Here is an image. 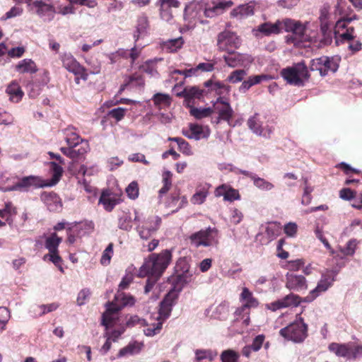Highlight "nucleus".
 <instances>
[{
	"label": "nucleus",
	"mask_w": 362,
	"mask_h": 362,
	"mask_svg": "<svg viewBox=\"0 0 362 362\" xmlns=\"http://www.w3.org/2000/svg\"><path fill=\"white\" fill-rule=\"evenodd\" d=\"M346 4V0L337 1L336 12H338L341 17L337 21L334 27V34L337 45L346 42L349 43L356 38L354 28L352 26L349 27L348 24L354 19H356V16L355 14L353 16H349L347 14L345 11Z\"/></svg>",
	"instance_id": "f257e3e1"
},
{
	"label": "nucleus",
	"mask_w": 362,
	"mask_h": 362,
	"mask_svg": "<svg viewBox=\"0 0 362 362\" xmlns=\"http://www.w3.org/2000/svg\"><path fill=\"white\" fill-rule=\"evenodd\" d=\"M172 259V253L168 250H163L159 254L149 255L140 267L138 276L145 277L146 275L160 276Z\"/></svg>",
	"instance_id": "f03ea898"
},
{
	"label": "nucleus",
	"mask_w": 362,
	"mask_h": 362,
	"mask_svg": "<svg viewBox=\"0 0 362 362\" xmlns=\"http://www.w3.org/2000/svg\"><path fill=\"white\" fill-rule=\"evenodd\" d=\"M308 325L302 317L279 330V334L286 340L301 343L308 337Z\"/></svg>",
	"instance_id": "7ed1b4c3"
},
{
	"label": "nucleus",
	"mask_w": 362,
	"mask_h": 362,
	"mask_svg": "<svg viewBox=\"0 0 362 362\" xmlns=\"http://www.w3.org/2000/svg\"><path fill=\"white\" fill-rule=\"evenodd\" d=\"M281 75L288 83L296 86L303 85V78L308 79L310 76L304 62H298L291 67L283 69Z\"/></svg>",
	"instance_id": "20e7f679"
},
{
	"label": "nucleus",
	"mask_w": 362,
	"mask_h": 362,
	"mask_svg": "<svg viewBox=\"0 0 362 362\" xmlns=\"http://www.w3.org/2000/svg\"><path fill=\"white\" fill-rule=\"evenodd\" d=\"M337 272L334 270H327L322 273L316 287L311 290L308 295L303 298L304 303H311L321 293L327 291L333 286L336 281Z\"/></svg>",
	"instance_id": "39448f33"
},
{
	"label": "nucleus",
	"mask_w": 362,
	"mask_h": 362,
	"mask_svg": "<svg viewBox=\"0 0 362 362\" xmlns=\"http://www.w3.org/2000/svg\"><path fill=\"white\" fill-rule=\"evenodd\" d=\"M190 242L195 247H210L217 245L218 241V230L216 228L208 227L205 230H200L189 236Z\"/></svg>",
	"instance_id": "423d86ee"
},
{
	"label": "nucleus",
	"mask_w": 362,
	"mask_h": 362,
	"mask_svg": "<svg viewBox=\"0 0 362 362\" xmlns=\"http://www.w3.org/2000/svg\"><path fill=\"white\" fill-rule=\"evenodd\" d=\"M328 349L336 356L347 359H356L362 356V345L354 342L346 344L332 342L329 345Z\"/></svg>",
	"instance_id": "0eeeda50"
},
{
	"label": "nucleus",
	"mask_w": 362,
	"mask_h": 362,
	"mask_svg": "<svg viewBox=\"0 0 362 362\" xmlns=\"http://www.w3.org/2000/svg\"><path fill=\"white\" fill-rule=\"evenodd\" d=\"M282 29L286 32L292 33V36L288 37L287 41L293 44L301 42L305 32V27L302 23L290 18L282 21Z\"/></svg>",
	"instance_id": "6e6552de"
},
{
	"label": "nucleus",
	"mask_w": 362,
	"mask_h": 362,
	"mask_svg": "<svg viewBox=\"0 0 362 362\" xmlns=\"http://www.w3.org/2000/svg\"><path fill=\"white\" fill-rule=\"evenodd\" d=\"M240 45L239 37L233 32L224 30L217 37V47L221 52H231Z\"/></svg>",
	"instance_id": "1a4fd4ad"
},
{
	"label": "nucleus",
	"mask_w": 362,
	"mask_h": 362,
	"mask_svg": "<svg viewBox=\"0 0 362 362\" xmlns=\"http://www.w3.org/2000/svg\"><path fill=\"white\" fill-rule=\"evenodd\" d=\"M339 59L334 57H321L312 60L310 69L317 70L321 76H326L329 71L335 72L339 68Z\"/></svg>",
	"instance_id": "9d476101"
},
{
	"label": "nucleus",
	"mask_w": 362,
	"mask_h": 362,
	"mask_svg": "<svg viewBox=\"0 0 362 362\" xmlns=\"http://www.w3.org/2000/svg\"><path fill=\"white\" fill-rule=\"evenodd\" d=\"M214 112H216L218 117L216 118V123H219L221 120L229 122L233 117V110L224 97H218L213 105Z\"/></svg>",
	"instance_id": "9b49d317"
},
{
	"label": "nucleus",
	"mask_w": 362,
	"mask_h": 362,
	"mask_svg": "<svg viewBox=\"0 0 362 362\" xmlns=\"http://www.w3.org/2000/svg\"><path fill=\"white\" fill-rule=\"evenodd\" d=\"M303 302V298L299 296L290 293L281 299L276 300L267 305V308L272 311H276L282 308H286L289 307H297L300 303Z\"/></svg>",
	"instance_id": "f8f14e48"
},
{
	"label": "nucleus",
	"mask_w": 362,
	"mask_h": 362,
	"mask_svg": "<svg viewBox=\"0 0 362 362\" xmlns=\"http://www.w3.org/2000/svg\"><path fill=\"white\" fill-rule=\"evenodd\" d=\"M286 286L289 290L300 292L308 289L306 279L303 275L287 273L286 275Z\"/></svg>",
	"instance_id": "ddd939ff"
},
{
	"label": "nucleus",
	"mask_w": 362,
	"mask_h": 362,
	"mask_svg": "<svg viewBox=\"0 0 362 362\" xmlns=\"http://www.w3.org/2000/svg\"><path fill=\"white\" fill-rule=\"evenodd\" d=\"M185 136L190 139L199 140L208 138L210 135V129L208 127H203L197 124L190 123L188 130H182Z\"/></svg>",
	"instance_id": "4468645a"
},
{
	"label": "nucleus",
	"mask_w": 362,
	"mask_h": 362,
	"mask_svg": "<svg viewBox=\"0 0 362 362\" xmlns=\"http://www.w3.org/2000/svg\"><path fill=\"white\" fill-rule=\"evenodd\" d=\"M214 194L216 197H223L224 201L230 202L240 199L238 190L227 184H223L217 187L214 191Z\"/></svg>",
	"instance_id": "2eb2a0df"
},
{
	"label": "nucleus",
	"mask_w": 362,
	"mask_h": 362,
	"mask_svg": "<svg viewBox=\"0 0 362 362\" xmlns=\"http://www.w3.org/2000/svg\"><path fill=\"white\" fill-rule=\"evenodd\" d=\"M319 19L320 30L324 37L323 40L325 44H330L332 42V31L329 23V10L327 7L325 6L320 10Z\"/></svg>",
	"instance_id": "dca6fc26"
},
{
	"label": "nucleus",
	"mask_w": 362,
	"mask_h": 362,
	"mask_svg": "<svg viewBox=\"0 0 362 362\" xmlns=\"http://www.w3.org/2000/svg\"><path fill=\"white\" fill-rule=\"evenodd\" d=\"M40 198L50 211H58L62 207L61 199L54 192H44L41 194Z\"/></svg>",
	"instance_id": "f3484780"
},
{
	"label": "nucleus",
	"mask_w": 362,
	"mask_h": 362,
	"mask_svg": "<svg viewBox=\"0 0 362 362\" xmlns=\"http://www.w3.org/2000/svg\"><path fill=\"white\" fill-rule=\"evenodd\" d=\"M32 6L38 16L41 17L48 16L49 20L53 18L56 12L54 6L50 2L43 0H36L33 2Z\"/></svg>",
	"instance_id": "a211bd4d"
},
{
	"label": "nucleus",
	"mask_w": 362,
	"mask_h": 362,
	"mask_svg": "<svg viewBox=\"0 0 362 362\" xmlns=\"http://www.w3.org/2000/svg\"><path fill=\"white\" fill-rule=\"evenodd\" d=\"M122 202L119 197L112 194L109 190L103 191L100 199L99 204L103 205L104 209L107 211H111L114 207Z\"/></svg>",
	"instance_id": "6ab92c4d"
},
{
	"label": "nucleus",
	"mask_w": 362,
	"mask_h": 362,
	"mask_svg": "<svg viewBox=\"0 0 362 362\" xmlns=\"http://www.w3.org/2000/svg\"><path fill=\"white\" fill-rule=\"evenodd\" d=\"M192 276V273L182 274L175 272L170 279L173 286L171 290L179 293L183 287L191 281Z\"/></svg>",
	"instance_id": "aec40b11"
},
{
	"label": "nucleus",
	"mask_w": 362,
	"mask_h": 362,
	"mask_svg": "<svg viewBox=\"0 0 362 362\" xmlns=\"http://www.w3.org/2000/svg\"><path fill=\"white\" fill-rule=\"evenodd\" d=\"M265 341V335L264 334H259L256 336L251 344L245 346L241 351V354L243 356L250 358L252 352H257L260 350L262 347L264 342Z\"/></svg>",
	"instance_id": "412c9836"
},
{
	"label": "nucleus",
	"mask_w": 362,
	"mask_h": 362,
	"mask_svg": "<svg viewBox=\"0 0 362 362\" xmlns=\"http://www.w3.org/2000/svg\"><path fill=\"white\" fill-rule=\"evenodd\" d=\"M16 71L20 74H35L37 71L36 63L31 59H24L20 61L15 67Z\"/></svg>",
	"instance_id": "4be33fe9"
},
{
	"label": "nucleus",
	"mask_w": 362,
	"mask_h": 362,
	"mask_svg": "<svg viewBox=\"0 0 362 362\" xmlns=\"http://www.w3.org/2000/svg\"><path fill=\"white\" fill-rule=\"evenodd\" d=\"M282 30V21H277L274 23L266 22L258 26L257 30L264 35L269 36L272 34H279Z\"/></svg>",
	"instance_id": "5701e85b"
},
{
	"label": "nucleus",
	"mask_w": 362,
	"mask_h": 362,
	"mask_svg": "<svg viewBox=\"0 0 362 362\" xmlns=\"http://www.w3.org/2000/svg\"><path fill=\"white\" fill-rule=\"evenodd\" d=\"M206 87H211V90L216 92L219 97H224L229 95L231 87L221 81L213 82L209 80L204 83Z\"/></svg>",
	"instance_id": "b1692460"
},
{
	"label": "nucleus",
	"mask_w": 362,
	"mask_h": 362,
	"mask_svg": "<svg viewBox=\"0 0 362 362\" xmlns=\"http://www.w3.org/2000/svg\"><path fill=\"white\" fill-rule=\"evenodd\" d=\"M227 53L228 54L223 55V58L228 66L234 68L242 66L244 64L245 61L244 54L235 52V50Z\"/></svg>",
	"instance_id": "393cba45"
},
{
	"label": "nucleus",
	"mask_w": 362,
	"mask_h": 362,
	"mask_svg": "<svg viewBox=\"0 0 362 362\" xmlns=\"http://www.w3.org/2000/svg\"><path fill=\"white\" fill-rule=\"evenodd\" d=\"M240 300L244 302L243 305L249 310L255 308L259 305L258 300L253 296L252 293L246 287H244L242 290Z\"/></svg>",
	"instance_id": "a878e982"
},
{
	"label": "nucleus",
	"mask_w": 362,
	"mask_h": 362,
	"mask_svg": "<svg viewBox=\"0 0 362 362\" xmlns=\"http://www.w3.org/2000/svg\"><path fill=\"white\" fill-rule=\"evenodd\" d=\"M63 134L67 145L78 146L83 141L74 127H68L63 131Z\"/></svg>",
	"instance_id": "bb28decb"
},
{
	"label": "nucleus",
	"mask_w": 362,
	"mask_h": 362,
	"mask_svg": "<svg viewBox=\"0 0 362 362\" xmlns=\"http://www.w3.org/2000/svg\"><path fill=\"white\" fill-rule=\"evenodd\" d=\"M32 185L37 187H47L45 180L33 175L23 177L16 185L20 188L28 187Z\"/></svg>",
	"instance_id": "cd10ccee"
},
{
	"label": "nucleus",
	"mask_w": 362,
	"mask_h": 362,
	"mask_svg": "<svg viewBox=\"0 0 362 362\" xmlns=\"http://www.w3.org/2000/svg\"><path fill=\"white\" fill-rule=\"evenodd\" d=\"M6 92L8 95L10 100L13 103H18L24 95L20 85L15 81L7 86Z\"/></svg>",
	"instance_id": "c85d7f7f"
},
{
	"label": "nucleus",
	"mask_w": 362,
	"mask_h": 362,
	"mask_svg": "<svg viewBox=\"0 0 362 362\" xmlns=\"http://www.w3.org/2000/svg\"><path fill=\"white\" fill-rule=\"evenodd\" d=\"M16 214L17 209L11 202L5 203L4 208L0 209V217L4 219L8 225L13 223Z\"/></svg>",
	"instance_id": "c756f323"
},
{
	"label": "nucleus",
	"mask_w": 362,
	"mask_h": 362,
	"mask_svg": "<svg viewBox=\"0 0 362 362\" xmlns=\"http://www.w3.org/2000/svg\"><path fill=\"white\" fill-rule=\"evenodd\" d=\"M151 100L155 107L159 110L170 107L172 103V98L167 93H156L153 95Z\"/></svg>",
	"instance_id": "7c9ffc66"
},
{
	"label": "nucleus",
	"mask_w": 362,
	"mask_h": 362,
	"mask_svg": "<svg viewBox=\"0 0 362 362\" xmlns=\"http://www.w3.org/2000/svg\"><path fill=\"white\" fill-rule=\"evenodd\" d=\"M254 4L250 2L244 5H240L236 8L233 9L231 14L240 19L247 18L254 14Z\"/></svg>",
	"instance_id": "2f4dec72"
},
{
	"label": "nucleus",
	"mask_w": 362,
	"mask_h": 362,
	"mask_svg": "<svg viewBox=\"0 0 362 362\" xmlns=\"http://www.w3.org/2000/svg\"><path fill=\"white\" fill-rule=\"evenodd\" d=\"M148 28V20L146 16H141L137 19L136 30L134 33V40L136 42L141 36L144 35L147 33Z\"/></svg>",
	"instance_id": "473e14b6"
},
{
	"label": "nucleus",
	"mask_w": 362,
	"mask_h": 362,
	"mask_svg": "<svg viewBox=\"0 0 362 362\" xmlns=\"http://www.w3.org/2000/svg\"><path fill=\"white\" fill-rule=\"evenodd\" d=\"M203 90L196 86H192L186 87L181 93H178L177 95L189 100L195 98L200 99L203 95Z\"/></svg>",
	"instance_id": "72a5a7b5"
},
{
	"label": "nucleus",
	"mask_w": 362,
	"mask_h": 362,
	"mask_svg": "<svg viewBox=\"0 0 362 362\" xmlns=\"http://www.w3.org/2000/svg\"><path fill=\"white\" fill-rule=\"evenodd\" d=\"M62 241V238L59 237L56 233H53L46 238L45 246L48 250L49 253L58 252V247Z\"/></svg>",
	"instance_id": "f704fd0d"
},
{
	"label": "nucleus",
	"mask_w": 362,
	"mask_h": 362,
	"mask_svg": "<svg viewBox=\"0 0 362 362\" xmlns=\"http://www.w3.org/2000/svg\"><path fill=\"white\" fill-rule=\"evenodd\" d=\"M173 182V173L169 170H165L162 174L163 187L158 191L159 198L165 195L171 188Z\"/></svg>",
	"instance_id": "c9c22d12"
},
{
	"label": "nucleus",
	"mask_w": 362,
	"mask_h": 362,
	"mask_svg": "<svg viewBox=\"0 0 362 362\" xmlns=\"http://www.w3.org/2000/svg\"><path fill=\"white\" fill-rule=\"evenodd\" d=\"M49 166L52 177L49 182L46 181L47 187L56 185L59 181L63 173V168L57 163L50 162Z\"/></svg>",
	"instance_id": "e433bc0d"
},
{
	"label": "nucleus",
	"mask_w": 362,
	"mask_h": 362,
	"mask_svg": "<svg viewBox=\"0 0 362 362\" xmlns=\"http://www.w3.org/2000/svg\"><path fill=\"white\" fill-rule=\"evenodd\" d=\"M60 59L62 62L63 67L69 72L80 64V63L70 53L62 54L60 56Z\"/></svg>",
	"instance_id": "4c0bfd02"
},
{
	"label": "nucleus",
	"mask_w": 362,
	"mask_h": 362,
	"mask_svg": "<svg viewBox=\"0 0 362 362\" xmlns=\"http://www.w3.org/2000/svg\"><path fill=\"white\" fill-rule=\"evenodd\" d=\"M143 346V344L134 341L129 344L127 346L120 349L119 352V356H124L127 354H135L141 351Z\"/></svg>",
	"instance_id": "58836bf2"
},
{
	"label": "nucleus",
	"mask_w": 362,
	"mask_h": 362,
	"mask_svg": "<svg viewBox=\"0 0 362 362\" xmlns=\"http://www.w3.org/2000/svg\"><path fill=\"white\" fill-rule=\"evenodd\" d=\"M257 115V114H255V115L248 119L247 122V126L256 134L262 136H266L267 134L265 132H264V129L256 117Z\"/></svg>",
	"instance_id": "ea45409f"
},
{
	"label": "nucleus",
	"mask_w": 362,
	"mask_h": 362,
	"mask_svg": "<svg viewBox=\"0 0 362 362\" xmlns=\"http://www.w3.org/2000/svg\"><path fill=\"white\" fill-rule=\"evenodd\" d=\"M115 300L121 305L122 308L127 305H133L135 303V299L132 296L127 295L122 292V291H117L115 295Z\"/></svg>",
	"instance_id": "a19ab883"
},
{
	"label": "nucleus",
	"mask_w": 362,
	"mask_h": 362,
	"mask_svg": "<svg viewBox=\"0 0 362 362\" xmlns=\"http://www.w3.org/2000/svg\"><path fill=\"white\" fill-rule=\"evenodd\" d=\"M184 40L182 37L169 40L164 42L163 48L167 49L169 52H177L183 45Z\"/></svg>",
	"instance_id": "79ce46f5"
},
{
	"label": "nucleus",
	"mask_w": 362,
	"mask_h": 362,
	"mask_svg": "<svg viewBox=\"0 0 362 362\" xmlns=\"http://www.w3.org/2000/svg\"><path fill=\"white\" fill-rule=\"evenodd\" d=\"M170 141H175L177 144L179 150L187 156H191L193 154L191 146L189 144L181 137H173L170 138Z\"/></svg>",
	"instance_id": "37998d69"
},
{
	"label": "nucleus",
	"mask_w": 362,
	"mask_h": 362,
	"mask_svg": "<svg viewBox=\"0 0 362 362\" xmlns=\"http://www.w3.org/2000/svg\"><path fill=\"white\" fill-rule=\"evenodd\" d=\"M189 112L196 119H201L210 116L214 112V110L211 107H191Z\"/></svg>",
	"instance_id": "c03bdc74"
},
{
	"label": "nucleus",
	"mask_w": 362,
	"mask_h": 362,
	"mask_svg": "<svg viewBox=\"0 0 362 362\" xmlns=\"http://www.w3.org/2000/svg\"><path fill=\"white\" fill-rule=\"evenodd\" d=\"M187 204V200L185 197L180 198L178 195H173L171 197V202L168 204V207H175V209L172 210V213H175L184 207Z\"/></svg>",
	"instance_id": "a18cd8bd"
},
{
	"label": "nucleus",
	"mask_w": 362,
	"mask_h": 362,
	"mask_svg": "<svg viewBox=\"0 0 362 362\" xmlns=\"http://www.w3.org/2000/svg\"><path fill=\"white\" fill-rule=\"evenodd\" d=\"M43 259L45 260L49 259L59 269L62 273L64 272V268L62 267L63 259L59 255V251L46 254Z\"/></svg>",
	"instance_id": "49530a36"
},
{
	"label": "nucleus",
	"mask_w": 362,
	"mask_h": 362,
	"mask_svg": "<svg viewBox=\"0 0 362 362\" xmlns=\"http://www.w3.org/2000/svg\"><path fill=\"white\" fill-rule=\"evenodd\" d=\"M131 216L125 212H122L118 218V227L124 230H129L132 228Z\"/></svg>",
	"instance_id": "de8ad7c7"
},
{
	"label": "nucleus",
	"mask_w": 362,
	"mask_h": 362,
	"mask_svg": "<svg viewBox=\"0 0 362 362\" xmlns=\"http://www.w3.org/2000/svg\"><path fill=\"white\" fill-rule=\"evenodd\" d=\"M71 73H73L75 75V82L77 84L80 83V79H82L83 81L88 80V71L81 64H79L74 70H72Z\"/></svg>",
	"instance_id": "09e8293b"
},
{
	"label": "nucleus",
	"mask_w": 362,
	"mask_h": 362,
	"mask_svg": "<svg viewBox=\"0 0 362 362\" xmlns=\"http://www.w3.org/2000/svg\"><path fill=\"white\" fill-rule=\"evenodd\" d=\"M252 181L254 185L262 190L269 191L274 187V185L272 183L264 178L258 177L257 175Z\"/></svg>",
	"instance_id": "8fccbe9b"
},
{
	"label": "nucleus",
	"mask_w": 362,
	"mask_h": 362,
	"mask_svg": "<svg viewBox=\"0 0 362 362\" xmlns=\"http://www.w3.org/2000/svg\"><path fill=\"white\" fill-rule=\"evenodd\" d=\"M147 327L144 329V333L147 337H153L158 333L162 329L163 327V322L158 321L156 323H153L150 325H147Z\"/></svg>",
	"instance_id": "3c124183"
},
{
	"label": "nucleus",
	"mask_w": 362,
	"mask_h": 362,
	"mask_svg": "<svg viewBox=\"0 0 362 362\" xmlns=\"http://www.w3.org/2000/svg\"><path fill=\"white\" fill-rule=\"evenodd\" d=\"M156 227L153 228H147V226L142 225L136 227V231L141 239L148 240L155 232Z\"/></svg>",
	"instance_id": "603ef678"
},
{
	"label": "nucleus",
	"mask_w": 362,
	"mask_h": 362,
	"mask_svg": "<svg viewBox=\"0 0 362 362\" xmlns=\"http://www.w3.org/2000/svg\"><path fill=\"white\" fill-rule=\"evenodd\" d=\"M246 71L243 69H237L232 71L227 77V81L232 83H237L243 81L246 76Z\"/></svg>",
	"instance_id": "864d4df0"
},
{
	"label": "nucleus",
	"mask_w": 362,
	"mask_h": 362,
	"mask_svg": "<svg viewBox=\"0 0 362 362\" xmlns=\"http://www.w3.org/2000/svg\"><path fill=\"white\" fill-rule=\"evenodd\" d=\"M358 241L356 239H351L346 247L341 249V252L346 256H353L357 248Z\"/></svg>",
	"instance_id": "5fc2aeb1"
},
{
	"label": "nucleus",
	"mask_w": 362,
	"mask_h": 362,
	"mask_svg": "<svg viewBox=\"0 0 362 362\" xmlns=\"http://www.w3.org/2000/svg\"><path fill=\"white\" fill-rule=\"evenodd\" d=\"M239 358V354L233 350L223 351L221 355L222 362H237Z\"/></svg>",
	"instance_id": "6e6d98bb"
},
{
	"label": "nucleus",
	"mask_w": 362,
	"mask_h": 362,
	"mask_svg": "<svg viewBox=\"0 0 362 362\" xmlns=\"http://www.w3.org/2000/svg\"><path fill=\"white\" fill-rule=\"evenodd\" d=\"M127 112V108L124 107H117L110 110L107 115L112 119H115L117 122L121 121L125 116Z\"/></svg>",
	"instance_id": "4d7b16f0"
},
{
	"label": "nucleus",
	"mask_w": 362,
	"mask_h": 362,
	"mask_svg": "<svg viewBox=\"0 0 362 362\" xmlns=\"http://www.w3.org/2000/svg\"><path fill=\"white\" fill-rule=\"evenodd\" d=\"M208 195V190L206 189H200L192 197L191 202L193 204H203Z\"/></svg>",
	"instance_id": "13d9d810"
},
{
	"label": "nucleus",
	"mask_w": 362,
	"mask_h": 362,
	"mask_svg": "<svg viewBox=\"0 0 362 362\" xmlns=\"http://www.w3.org/2000/svg\"><path fill=\"white\" fill-rule=\"evenodd\" d=\"M113 255V244L110 243L105 250L103 251L101 259L100 264L103 265H108L110 262L112 256Z\"/></svg>",
	"instance_id": "bf43d9fd"
},
{
	"label": "nucleus",
	"mask_w": 362,
	"mask_h": 362,
	"mask_svg": "<svg viewBox=\"0 0 362 362\" xmlns=\"http://www.w3.org/2000/svg\"><path fill=\"white\" fill-rule=\"evenodd\" d=\"M10 312L6 307H0V331L6 329V325L10 319Z\"/></svg>",
	"instance_id": "052dcab7"
},
{
	"label": "nucleus",
	"mask_w": 362,
	"mask_h": 362,
	"mask_svg": "<svg viewBox=\"0 0 362 362\" xmlns=\"http://www.w3.org/2000/svg\"><path fill=\"white\" fill-rule=\"evenodd\" d=\"M197 12L196 11L193 4L186 5L184 11V19L189 23H192L193 20L197 17Z\"/></svg>",
	"instance_id": "680f3d73"
},
{
	"label": "nucleus",
	"mask_w": 362,
	"mask_h": 362,
	"mask_svg": "<svg viewBox=\"0 0 362 362\" xmlns=\"http://www.w3.org/2000/svg\"><path fill=\"white\" fill-rule=\"evenodd\" d=\"M161 218L158 216H149L144 223V225L147 226V228H153L156 227L155 232H156L160 226Z\"/></svg>",
	"instance_id": "e2e57ef3"
},
{
	"label": "nucleus",
	"mask_w": 362,
	"mask_h": 362,
	"mask_svg": "<svg viewBox=\"0 0 362 362\" xmlns=\"http://www.w3.org/2000/svg\"><path fill=\"white\" fill-rule=\"evenodd\" d=\"M175 271L177 273H182V274H187V273H192L189 271V264L187 262L185 259L180 258L178 259V261L176 263V265L175 267Z\"/></svg>",
	"instance_id": "0e129e2a"
},
{
	"label": "nucleus",
	"mask_w": 362,
	"mask_h": 362,
	"mask_svg": "<svg viewBox=\"0 0 362 362\" xmlns=\"http://www.w3.org/2000/svg\"><path fill=\"white\" fill-rule=\"evenodd\" d=\"M126 325L128 327H132L136 325L146 327L148 325L146 320L139 317L138 315L131 316L127 321Z\"/></svg>",
	"instance_id": "69168bd1"
},
{
	"label": "nucleus",
	"mask_w": 362,
	"mask_h": 362,
	"mask_svg": "<svg viewBox=\"0 0 362 362\" xmlns=\"http://www.w3.org/2000/svg\"><path fill=\"white\" fill-rule=\"evenodd\" d=\"M134 82L136 83V84L139 86L144 85V81L142 76L135 73L132 75L127 76L125 77L124 86H127L133 83Z\"/></svg>",
	"instance_id": "338daca9"
},
{
	"label": "nucleus",
	"mask_w": 362,
	"mask_h": 362,
	"mask_svg": "<svg viewBox=\"0 0 362 362\" xmlns=\"http://www.w3.org/2000/svg\"><path fill=\"white\" fill-rule=\"evenodd\" d=\"M178 294L179 293L176 291L170 289L169 292L165 295L162 302H163V304L173 307L176 303V300L178 298Z\"/></svg>",
	"instance_id": "774afa93"
}]
</instances>
